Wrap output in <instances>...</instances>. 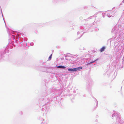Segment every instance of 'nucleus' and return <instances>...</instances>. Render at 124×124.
Returning <instances> with one entry per match:
<instances>
[{"instance_id":"nucleus-1","label":"nucleus","mask_w":124,"mask_h":124,"mask_svg":"<svg viewBox=\"0 0 124 124\" xmlns=\"http://www.w3.org/2000/svg\"><path fill=\"white\" fill-rule=\"evenodd\" d=\"M82 67H79L76 68H74L75 69V71H76L80 69H82Z\"/></svg>"},{"instance_id":"nucleus-2","label":"nucleus","mask_w":124,"mask_h":124,"mask_svg":"<svg viewBox=\"0 0 124 124\" xmlns=\"http://www.w3.org/2000/svg\"><path fill=\"white\" fill-rule=\"evenodd\" d=\"M57 68H63V69H64L66 67L64 66H58L57 67Z\"/></svg>"},{"instance_id":"nucleus-3","label":"nucleus","mask_w":124,"mask_h":124,"mask_svg":"<svg viewBox=\"0 0 124 124\" xmlns=\"http://www.w3.org/2000/svg\"><path fill=\"white\" fill-rule=\"evenodd\" d=\"M105 48V47L104 46H103L102 47V48H101V49L100 51L101 52H102L104 51V49Z\"/></svg>"},{"instance_id":"nucleus-4","label":"nucleus","mask_w":124,"mask_h":124,"mask_svg":"<svg viewBox=\"0 0 124 124\" xmlns=\"http://www.w3.org/2000/svg\"><path fill=\"white\" fill-rule=\"evenodd\" d=\"M68 70L70 71H75V69L74 68L72 69H68Z\"/></svg>"},{"instance_id":"nucleus-5","label":"nucleus","mask_w":124,"mask_h":124,"mask_svg":"<svg viewBox=\"0 0 124 124\" xmlns=\"http://www.w3.org/2000/svg\"><path fill=\"white\" fill-rule=\"evenodd\" d=\"M52 54H51L49 57V60H50L52 58Z\"/></svg>"},{"instance_id":"nucleus-6","label":"nucleus","mask_w":124,"mask_h":124,"mask_svg":"<svg viewBox=\"0 0 124 124\" xmlns=\"http://www.w3.org/2000/svg\"><path fill=\"white\" fill-rule=\"evenodd\" d=\"M98 60V59H97L96 60H95L94 61H93V62H91L90 63H93L94 62H95V61H97Z\"/></svg>"}]
</instances>
